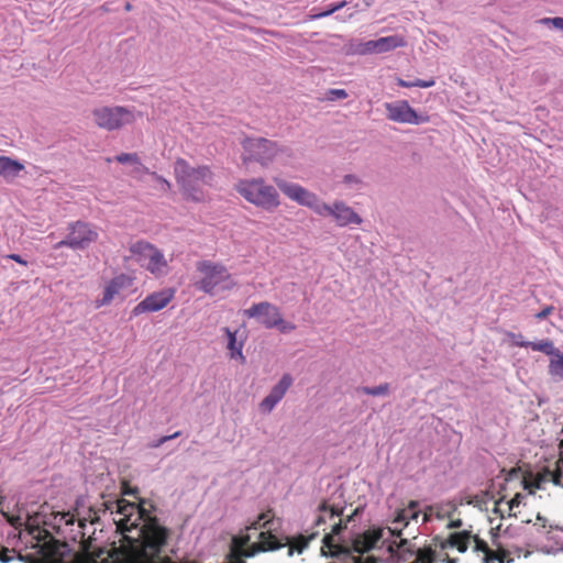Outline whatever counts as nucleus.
Masks as SVG:
<instances>
[{
    "mask_svg": "<svg viewBox=\"0 0 563 563\" xmlns=\"http://www.w3.org/2000/svg\"><path fill=\"white\" fill-rule=\"evenodd\" d=\"M472 538L473 534L471 531L463 530L450 533L448 538L435 536L432 538L431 542L434 547H438L440 551H444L448 548H456L460 553H465L471 544Z\"/></svg>",
    "mask_w": 563,
    "mask_h": 563,
    "instance_id": "obj_15",
    "label": "nucleus"
},
{
    "mask_svg": "<svg viewBox=\"0 0 563 563\" xmlns=\"http://www.w3.org/2000/svg\"><path fill=\"white\" fill-rule=\"evenodd\" d=\"M376 44V54L390 52L397 47H402L406 45V41L400 35H389L375 40Z\"/></svg>",
    "mask_w": 563,
    "mask_h": 563,
    "instance_id": "obj_22",
    "label": "nucleus"
},
{
    "mask_svg": "<svg viewBox=\"0 0 563 563\" xmlns=\"http://www.w3.org/2000/svg\"><path fill=\"white\" fill-rule=\"evenodd\" d=\"M540 22L547 25H552L553 27L563 31V18L561 16L544 18L541 19Z\"/></svg>",
    "mask_w": 563,
    "mask_h": 563,
    "instance_id": "obj_42",
    "label": "nucleus"
},
{
    "mask_svg": "<svg viewBox=\"0 0 563 563\" xmlns=\"http://www.w3.org/2000/svg\"><path fill=\"white\" fill-rule=\"evenodd\" d=\"M224 563H246V561L236 551H234L233 549H230V552L227 555V562H224Z\"/></svg>",
    "mask_w": 563,
    "mask_h": 563,
    "instance_id": "obj_43",
    "label": "nucleus"
},
{
    "mask_svg": "<svg viewBox=\"0 0 563 563\" xmlns=\"http://www.w3.org/2000/svg\"><path fill=\"white\" fill-rule=\"evenodd\" d=\"M555 356L558 357L556 360L550 361V373L563 377V354L559 352Z\"/></svg>",
    "mask_w": 563,
    "mask_h": 563,
    "instance_id": "obj_34",
    "label": "nucleus"
},
{
    "mask_svg": "<svg viewBox=\"0 0 563 563\" xmlns=\"http://www.w3.org/2000/svg\"><path fill=\"white\" fill-rule=\"evenodd\" d=\"M68 234L66 238L54 245V250L62 247H69L74 251H85L91 243L98 240V232L96 228L85 221H75L68 224Z\"/></svg>",
    "mask_w": 563,
    "mask_h": 563,
    "instance_id": "obj_5",
    "label": "nucleus"
},
{
    "mask_svg": "<svg viewBox=\"0 0 563 563\" xmlns=\"http://www.w3.org/2000/svg\"><path fill=\"white\" fill-rule=\"evenodd\" d=\"M92 115L96 124L108 131L118 130L134 120V115L129 109L119 106L95 109Z\"/></svg>",
    "mask_w": 563,
    "mask_h": 563,
    "instance_id": "obj_7",
    "label": "nucleus"
},
{
    "mask_svg": "<svg viewBox=\"0 0 563 563\" xmlns=\"http://www.w3.org/2000/svg\"><path fill=\"white\" fill-rule=\"evenodd\" d=\"M124 10L125 11H131L132 10V4L130 2H125Z\"/></svg>",
    "mask_w": 563,
    "mask_h": 563,
    "instance_id": "obj_63",
    "label": "nucleus"
},
{
    "mask_svg": "<svg viewBox=\"0 0 563 563\" xmlns=\"http://www.w3.org/2000/svg\"><path fill=\"white\" fill-rule=\"evenodd\" d=\"M471 542H473V551L482 556L483 563H510L514 561V554L519 558L521 553L519 548L514 552L500 545L492 549L485 540L476 534H473Z\"/></svg>",
    "mask_w": 563,
    "mask_h": 563,
    "instance_id": "obj_9",
    "label": "nucleus"
},
{
    "mask_svg": "<svg viewBox=\"0 0 563 563\" xmlns=\"http://www.w3.org/2000/svg\"><path fill=\"white\" fill-rule=\"evenodd\" d=\"M434 509H435V507H433V506L428 507V509H427V511H426V514H424V520H427V519H428V516L433 515V510H434Z\"/></svg>",
    "mask_w": 563,
    "mask_h": 563,
    "instance_id": "obj_61",
    "label": "nucleus"
},
{
    "mask_svg": "<svg viewBox=\"0 0 563 563\" xmlns=\"http://www.w3.org/2000/svg\"><path fill=\"white\" fill-rule=\"evenodd\" d=\"M319 536V531L311 532L308 536L299 534L292 541H289V551L288 554L292 555L294 551L301 553L312 541Z\"/></svg>",
    "mask_w": 563,
    "mask_h": 563,
    "instance_id": "obj_30",
    "label": "nucleus"
},
{
    "mask_svg": "<svg viewBox=\"0 0 563 563\" xmlns=\"http://www.w3.org/2000/svg\"><path fill=\"white\" fill-rule=\"evenodd\" d=\"M346 5V1L330 4L324 11L311 15L313 20L321 19L333 14Z\"/></svg>",
    "mask_w": 563,
    "mask_h": 563,
    "instance_id": "obj_35",
    "label": "nucleus"
},
{
    "mask_svg": "<svg viewBox=\"0 0 563 563\" xmlns=\"http://www.w3.org/2000/svg\"><path fill=\"white\" fill-rule=\"evenodd\" d=\"M233 550L236 551L243 558H251V556L255 555L257 552H261V550H257V543H254L251 548H247V549L241 548V545H238Z\"/></svg>",
    "mask_w": 563,
    "mask_h": 563,
    "instance_id": "obj_41",
    "label": "nucleus"
},
{
    "mask_svg": "<svg viewBox=\"0 0 563 563\" xmlns=\"http://www.w3.org/2000/svg\"><path fill=\"white\" fill-rule=\"evenodd\" d=\"M504 501V498H499L496 503H495V507L493 509V512L498 515L499 518L504 519L506 517H508V508L506 510L501 509L500 508V505L501 503Z\"/></svg>",
    "mask_w": 563,
    "mask_h": 563,
    "instance_id": "obj_46",
    "label": "nucleus"
},
{
    "mask_svg": "<svg viewBox=\"0 0 563 563\" xmlns=\"http://www.w3.org/2000/svg\"><path fill=\"white\" fill-rule=\"evenodd\" d=\"M462 526H463V521H462V519L451 520V521L448 523V528H449V529L461 528Z\"/></svg>",
    "mask_w": 563,
    "mask_h": 563,
    "instance_id": "obj_57",
    "label": "nucleus"
},
{
    "mask_svg": "<svg viewBox=\"0 0 563 563\" xmlns=\"http://www.w3.org/2000/svg\"><path fill=\"white\" fill-rule=\"evenodd\" d=\"M60 520L65 522V525H73L74 523V516L69 512H63L60 514Z\"/></svg>",
    "mask_w": 563,
    "mask_h": 563,
    "instance_id": "obj_55",
    "label": "nucleus"
},
{
    "mask_svg": "<svg viewBox=\"0 0 563 563\" xmlns=\"http://www.w3.org/2000/svg\"><path fill=\"white\" fill-rule=\"evenodd\" d=\"M236 191L249 202L266 211H273L279 206L277 190L265 185L262 178L241 180L236 185Z\"/></svg>",
    "mask_w": 563,
    "mask_h": 563,
    "instance_id": "obj_4",
    "label": "nucleus"
},
{
    "mask_svg": "<svg viewBox=\"0 0 563 563\" xmlns=\"http://www.w3.org/2000/svg\"><path fill=\"white\" fill-rule=\"evenodd\" d=\"M143 503L118 500V514L123 516L115 521L117 530L122 534L121 544L107 553L106 563H198L175 562L164 554L170 530L152 517Z\"/></svg>",
    "mask_w": 563,
    "mask_h": 563,
    "instance_id": "obj_1",
    "label": "nucleus"
},
{
    "mask_svg": "<svg viewBox=\"0 0 563 563\" xmlns=\"http://www.w3.org/2000/svg\"><path fill=\"white\" fill-rule=\"evenodd\" d=\"M438 547H434L431 542L430 544H426L421 547L420 551L417 554V559L409 563H438Z\"/></svg>",
    "mask_w": 563,
    "mask_h": 563,
    "instance_id": "obj_27",
    "label": "nucleus"
},
{
    "mask_svg": "<svg viewBox=\"0 0 563 563\" xmlns=\"http://www.w3.org/2000/svg\"><path fill=\"white\" fill-rule=\"evenodd\" d=\"M115 161L120 164H140V158L136 153H121L115 156Z\"/></svg>",
    "mask_w": 563,
    "mask_h": 563,
    "instance_id": "obj_38",
    "label": "nucleus"
},
{
    "mask_svg": "<svg viewBox=\"0 0 563 563\" xmlns=\"http://www.w3.org/2000/svg\"><path fill=\"white\" fill-rule=\"evenodd\" d=\"M523 499L522 494L517 493L509 501H507L508 506V517L517 518V512L515 511L518 508Z\"/></svg>",
    "mask_w": 563,
    "mask_h": 563,
    "instance_id": "obj_36",
    "label": "nucleus"
},
{
    "mask_svg": "<svg viewBox=\"0 0 563 563\" xmlns=\"http://www.w3.org/2000/svg\"><path fill=\"white\" fill-rule=\"evenodd\" d=\"M350 549L334 542L333 534L327 533L322 539L321 553L324 556H338L339 554H349Z\"/></svg>",
    "mask_w": 563,
    "mask_h": 563,
    "instance_id": "obj_23",
    "label": "nucleus"
},
{
    "mask_svg": "<svg viewBox=\"0 0 563 563\" xmlns=\"http://www.w3.org/2000/svg\"><path fill=\"white\" fill-rule=\"evenodd\" d=\"M318 509L320 515L317 517L314 522L317 527L324 525L328 520H333L334 518L340 517L343 512V508L329 506L327 501H322Z\"/></svg>",
    "mask_w": 563,
    "mask_h": 563,
    "instance_id": "obj_24",
    "label": "nucleus"
},
{
    "mask_svg": "<svg viewBox=\"0 0 563 563\" xmlns=\"http://www.w3.org/2000/svg\"><path fill=\"white\" fill-rule=\"evenodd\" d=\"M16 551L14 549H8L0 545V562L9 563L15 558Z\"/></svg>",
    "mask_w": 563,
    "mask_h": 563,
    "instance_id": "obj_40",
    "label": "nucleus"
},
{
    "mask_svg": "<svg viewBox=\"0 0 563 563\" xmlns=\"http://www.w3.org/2000/svg\"><path fill=\"white\" fill-rule=\"evenodd\" d=\"M383 530L380 528L368 529L357 534L352 542V551L363 554L375 548L382 539Z\"/></svg>",
    "mask_w": 563,
    "mask_h": 563,
    "instance_id": "obj_17",
    "label": "nucleus"
},
{
    "mask_svg": "<svg viewBox=\"0 0 563 563\" xmlns=\"http://www.w3.org/2000/svg\"><path fill=\"white\" fill-rule=\"evenodd\" d=\"M174 298V290L170 288L153 292L146 296L131 311V318L145 312H155L165 308Z\"/></svg>",
    "mask_w": 563,
    "mask_h": 563,
    "instance_id": "obj_10",
    "label": "nucleus"
},
{
    "mask_svg": "<svg viewBox=\"0 0 563 563\" xmlns=\"http://www.w3.org/2000/svg\"><path fill=\"white\" fill-rule=\"evenodd\" d=\"M247 541H249V537L234 538L232 541L231 549H235L238 545H241V548H245Z\"/></svg>",
    "mask_w": 563,
    "mask_h": 563,
    "instance_id": "obj_53",
    "label": "nucleus"
},
{
    "mask_svg": "<svg viewBox=\"0 0 563 563\" xmlns=\"http://www.w3.org/2000/svg\"><path fill=\"white\" fill-rule=\"evenodd\" d=\"M176 181L187 200H203L202 186L211 185L213 174L208 166H191L186 159L177 158L174 164Z\"/></svg>",
    "mask_w": 563,
    "mask_h": 563,
    "instance_id": "obj_2",
    "label": "nucleus"
},
{
    "mask_svg": "<svg viewBox=\"0 0 563 563\" xmlns=\"http://www.w3.org/2000/svg\"><path fill=\"white\" fill-rule=\"evenodd\" d=\"M25 169L24 165L9 156H0V177L7 183L13 181Z\"/></svg>",
    "mask_w": 563,
    "mask_h": 563,
    "instance_id": "obj_20",
    "label": "nucleus"
},
{
    "mask_svg": "<svg viewBox=\"0 0 563 563\" xmlns=\"http://www.w3.org/2000/svg\"><path fill=\"white\" fill-rule=\"evenodd\" d=\"M368 394L371 395H384L386 394V391L388 389H380V388H377V389H365Z\"/></svg>",
    "mask_w": 563,
    "mask_h": 563,
    "instance_id": "obj_59",
    "label": "nucleus"
},
{
    "mask_svg": "<svg viewBox=\"0 0 563 563\" xmlns=\"http://www.w3.org/2000/svg\"><path fill=\"white\" fill-rule=\"evenodd\" d=\"M516 345L520 347H531L533 351L542 352L545 355H556L559 353V350L554 347L553 342L549 339L539 342H516Z\"/></svg>",
    "mask_w": 563,
    "mask_h": 563,
    "instance_id": "obj_26",
    "label": "nucleus"
},
{
    "mask_svg": "<svg viewBox=\"0 0 563 563\" xmlns=\"http://www.w3.org/2000/svg\"><path fill=\"white\" fill-rule=\"evenodd\" d=\"M294 383V378L290 374H284L279 382L274 387H290Z\"/></svg>",
    "mask_w": 563,
    "mask_h": 563,
    "instance_id": "obj_47",
    "label": "nucleus"
},
{
    "mask_svg": "<svg viewBox=\"0 0 563 563\" xmlns=\"http://www.w3.org/2000/svg\"><path fill=\"white\" fill-rule=\"evenodd\" d=\"M276 184L283 194H285L290 199L299 202L300 205L310 208L320 207L318 205V197L314 194L305 189L303 187L282 179L276 180Z\"/></svg>",
    "mask_w": 563,
    "mask_h": 563,
    "instance_id": "obj_14",
    "label": "nucleus"
},
{
    "mask_svg": "<svg viewBox=\"0 0 563 563\" xmlns=\"http://www.w3.org/2000/svg\"><path fill=\"white\" fill-rule=\"evenodd\" d=\"M350 51L358 55L376 54L375 40L351 44Z\"/></svg>",
    "mask_w": 563,
    "mask_h": 563,
    "instance_id": "obj_32",
    "label": "nucleus"
},
{
    "mask_svg": "<svg viewBox=\"0 0 563 563\" xmlns=\"http://www.w3.org/2000/svg\"><path fill=\"white\" fill-rule=\"evenodd\" d=\"M554 311V307L553 306H545L541 311H539L538 313H536V319L538 320H543V319H547L552 312Z\"/></svg>",
    "mask_w": 563,
    "mask_h": 563,
    "instance_id": "obj_48",
    "label": "nucleus"
},
{
    "mask_svg": "<svg viewBox=\"0 0 563 563\" xmlns=\"http://www.w3.org/2000/svg\"><path fill=\"white\" fill-rule=\"evenodd\" d=\"M434 84H435V81L433 79H430V80L416 79V80H413V85L416 87H420V88H429V87L434 86Z\"/></svg>",
    "mask_w": 563,
    "mask_h": 563,
    "instance_id": "obj_52",
    "label": "nucleus"
},
{
    "mask_svg": "<svg viewBox=\"0 0 563 563\" xmlns=\"http://www.w3.org/2000/svg\"><path fill=\"white\" fill-rule=\"evenodd\" d=\"M131 251L148 258L146 268L152 274L162 275L164 269L167 267V262L163 253L150 243L137 242L131 247Z\"/></svg>",
    "mask_w": 563,
    "mask_h": 563,
    "instance_id": "obj_13",
    "label": "nucleus"
},
{
    "mask_svg": "<svg viewBox=\"0 0 563 563\" xmlns=\"http://www.w3.org/2000/svg\"><path fill=\"white\" fill-rule=\"evenodd\" d=\"M78 527H79L80 529H82V530H84V529L86 528V522H85V520H81V519H80V520H78Z\"/></svg>",
    "mask_w": 563,
    "mask_h": 563,
    "instance_id": "obj_62",
    "label": "nucleus"
},
{
    "mask_svg": "<svg viewBox=\"0 0 563 563\" xmlns=\"http://www.w3.org/2000/svg\"><path fill=\"white\" fill-rule=\"evenodd\" d=\"M347 92L345 89H328L325 91V100L328 101H336L341 99L347 98Z\"/></svg>",
    "mask_w": 563,
    "mask_h": 563,
    "instance_id": "obj_37",
    "label": "nucleus"
},
{
    "mask_svg": "<svg viewBox=\"0 0 563 563\" xmlns=\"http://www.w3.org/2000/svg\"><path fill=\"white\" fill-rule=\"evenodd\" d=\"M151 176L158 181L162 185V190L167 192L170 190L172 185L168 180H166L163 176L158 175L157 173H151Z\"/></svg>",
    "mask_w": 563,
    "mask_h": 563,
    "instance_id": "obj_44",
    "label": "nucleus"
},
{
    "mask_svg": "<svg viewBox=\"0 0 563 563\" xmlns=\"http://www.w3.org/2000/svg\"><path fill=\"white\" fill-rule=\"evenodd\" d=\"M273 517H274V514L272 512V510H267L266 512H262L257 517V519L255 521H253L250 527H247V529L257 530V529L264 528V527H266L267 523L271 522Z\"/></svg>",
    "mask_w": 563,
    "mask_h": 563,
    "instance_id": "obj_33",
    "label": "nucleus"
},
{
    "mask_svg": "<svg viewBox=\"0 0 563 563\" xmlns=\"http://www.w3.org/2000/svg\"><path fill=\"white\" fill-rule=\"evenodd\" d=\"M180 435V431H176L175 433L170 434V435H164L162 438H159L155 443H153L151 446L152 448H159L161 445H163L165 442L169 441V440H173V439H176Z\"/></svg>",
    "mask_w": 563,
    "mask_h": 563,
    "instance_id": "obj_45",
    "label": "nucleus"
},
{
    "mask_svg": "<svg viewBox=\"0 0 563 563\" xmlns=\"http://www.w3.org/2000/svg\"><path fill=\"white\" fill-rule=\"evenodd\" d=\"M7 258H10L19 264L27 265V262L19 254H9Z\"/></svg>",
    "mask_w": 563,
    "mask_h": 563,
    "instance_id": "obj_56",
    "label": "nucleus"
},
{
    "mask_svg": "<svg viewBox=\"0 0 563 563\" xmlns=\"http://www.w3.org/2000/svg\"><path fill=\"white\" fill-rule=\"evenodd\" d=\"M284 544L280 543L277 538L272 534L269 531L260 533V541L257 542V550L263 552L273 551L283 548Z\"/></svg>",
    "mask_w": 563,
    "mask_h": 563,
    "instance_id": "obj_29",
    "label": "nucleus"
},
{
    "mask_svg": "<svg viewBox=\"0 0 563 563\" xmlns=\"http://www.w3.org/2000/svg\"><path fill=\"white\" fill-rule=\"evenodd\" d=\"M512 339H522V334H515V333H510L509 334Z\"/></svg>",
    "mask_w": 563,
    "mask_h": 563,
    "instance_id": "obj_64",
    "label": "nucleus"
},
{
    "mask_svg": "<svg viewBox=\"0 0 563 563\" xmlns=\"http://www.w3.org/2000/svg\"><path fill=\"white\" fill-rule=\"evenodd\" d=\"M227 338H228V350L230 351V355L232 358H236L238 356L244 360L242 354L243 342L238 341L236 331L232 332L229 328L223 329Z\"/></svg>",
    "mask_w": 563,
    "mask_h": 563,
    "instance_id": "obj_28",
    "label": "nucleus"
},
{
    "mask_svg": "<svg viewBox=\"0 0 563 563\" xmlns=\"http://www.w3.org/2000/svg\"><path fill=\"white\" fill-rule=\"evenodd\" d=\"M122 494L123 495H135L137 494V488L131 487L126 482L122 483Z\"/></svg>",
    "mask_w": 563,
    "mask_h": 563,
    "instance_id": "obj_54",
    "label": "nucleus"
},
{
    "mask_svg": "<svg viewBox=\"0 0 563 563\" xmlns=\"http://www.w3.org/2000/svg\"><path fill=\"white\" fill-rule=\"evenodd\" d=\"M137 165H139V167H137L139 172H143V173L151 175L152 172L145 165H143L141 162Z\"/></svg>",
    "mask_w": 563,
    "mask_h": 563,
    "instance_id": "obj_60",
    "label": "nucleus"
},
{
    "mask_svg": "<svg viewBox=\"0 0 563 563\" xmlns=\"http://www.w3.org/2000/svg\"><path fill=\"white\" fill-rule=\"evenodd\" d=\"M129 285V278L121 274L112 278L108 285L104 287L102 298L96 301V307L100 308L102 306L110 305L113 300L114 296L124 287Z\"/></svg>",
    "mask_w": 563,
    "mask_h": 563,
    "instance_id": "obj_18",
    "label": "nucleus"
},
{
    "mask_svg": "<svg viewBox=\"0 0 563 563\" xmlns=\"http://www.w3.org/2000/svg\"><path fill=\"white\" fill-rule=\"evenodd\" d=\"M241 145L243 148L241 158L244 165H249L251 162L266 165L277 154V144L264 137H245Z\"/></svg>",
    "mask_w": 563,
    "mask_h": 563,
    "instance_id": "obj_6",
    "label": "nucleus"
},
{
    "mask_svg": "<svg viewBox=\"0 0 563 563\" xmlns=\"http://www.w3.org/2000/svg\"><path fill=\"white\" fill-rule=\"evenodd\" d=\"M317 211L320 214L334 217L338 224L341 227L362 223V218L352 208L341 201L334 202L333 206L322 203L320 207H317Z\"/></svg>",
    "mask_w": 563,
    "mask_h": 563,
    "instance_id": "obj_12",
    "label": "nucleus"
},
{
    "mask_svg": "<svg viewBox=\"0 0 563 563\" xmlns=\"http://www.w3.org/2000/svg\"><path fill=\"white\" fill-rule=\"evenodd\" d=\"M243 313L247 318L256 319L266 329H274L280 316L278 307L268 301L254 303L249 309H245Z\"/></svg>",
    "mask_w": 563,
    "mask_h": 563,
    "instance_id": "obj_11",
    "label": "nucleus"
},
{
    "mask_svg": "<svg viewBox=\"0 0 563 563\" xmlns=\"http://www.w3.org/2000/svg\"><path fill=\"white\" fill-rule=\"evenodd\" d=\"M346 528V522H343L342 519L339 520V522H335L332 526L330 534H333V537L340 534L344 529Z\"/></svg>",
    "mask_w": 563,
    "mask_h": 563,
    "instance_id": "obj_49",
    "label": "nucleus"
},
{
    "mask_svg": "<svg viewBox=\"0 0 563 563\" xmlns=\"http://www.w3.org/2000/svg\"><path fill=\"white\" fill-rule=\"evenodd\" d=\"M197 272L201 274V278L194 285L196 289L208 295L213 296L220 290H231L236 285L227 267L220 263L200 261L197 263Z\"/></svg>",
    "mask_w": 563,
    "mask_h": 563,
    "instance_id": "obj_3",
    "label": "nucleus"
},
{
    "mask_svg": "<svg viewBox=\"0 0 563 563\" xmlns=\"http://www.w3.org/2000/svg\"><path fill=\"white\" fill-rule=\"evenodd\" d=\"M563 532V529L559 528V526L552 525L548 518L537 515L536 521L532 522V532L538 538H544L548 541L554 540L556 538V532Z\"/></svg>",
    "mask_w": 563,
    "mask_h": 563,
    "instance_id": "obj_19",
    "label": "nucleus"
},
{
    "mask_svg": "<svg viewBox=\"0 0 563 563\" xmlns=\"http://www.w3.org/2000/svg\"><path fill=\"white\" fill-rule=\"evenodd\" d=\"M384 107L387 119L394 122L419 125L430 120L427 113L417 112L407 100L386 102Z\"/></svg>",
    "mask_w": 563,
    "mask_h": 563,
    "instance_id": "obj_8",
    "label": "nucleus"
},
{
    "mask_svg": "<svg viewBox=\"0 0 563 563\" xmlns=\"http://www.w3.org/2000/svg\"><path fill=\"white\" fill-rule=\"evenodd\" d=\"M559 459L554 471H547L542 477H549L554 485L563 488V439L559 443Z\"/></svg>",
    "mask_w": 563,
    "mask_h": 563,
    "instance_id": "obj_25",
    "label": "nucleus"
},
{
    "mask_svg": "<svg viewBox=\"0 0 563 563\" xmlns=\"http://www.w3.org/2000/svg\"><path fill=\"white\" fill-rule=\"evenodd\" d=\"M438 560L443 563H457L459 559L450 558L448 553H442V551L438 550Z\"/></svg>",
    "mask_w": 563,
    "mask_h": 563,
    "instance_id": "obj_50",
    "label": "nucleus"
},
{
    "mask_svg": "<svg viewBox=\"0 0 563 563\" xmlns=\"http://www.w3.org/2000/svg\"><path fill=\"white\" fill-rule=\"evenodd\" d=\"M285 389H273V391L265 397L260 404V409L264 413L271 412L274 407L284 398Z\"/></svg>",
    "mask_w": 563,
    "mask_h": 563,
    "instance_id": "obj_31",
    "label": "nucleus"
},
{
    "mask_svg": "<svg viewBox=\"0 0 563 563\" xmlns=\"http://www.w3.org/2000/svg\"><path fill=\"white\" fill-rule=\"evenodd\" d=\"M343 183L345 185H357L361 184V179L356 175L347 174L343 177Z\"/></svg>",
    "mask_w": 563,
    "mask_h": 563,
    "instance_id": "obj_51",
    "label": "nucleus"
},
{
    "mask_svg": "<svg viewBox=\"0 0 563 563\" xmlns=\"http://www.w3.org/2000/svg\"><path fill=\"white\" fill-rule=\"evenodd\" d=\"M276 323L277 324L274 329H277L280 333H290L296 329V325L291 322L285 321L282 314L277 319Z\"/></svg>",
    "mask_w": 563,
    "mask_h": 563,
    "instance_id": "obj_39",
    "label": "nucleus"
},
{
    "mask_svg": "<svg viewBox=\"0 0 563 563\" xmlns=\"http://www.w3.org/2000/svg\"><path fill=\"white\" fill-rule=\"evenodd\" d=\"M420 549L421 547L417 548L416 544L410 542L408 539H400L399 542H394L389 545V551L401 562H407L413 556L417 559V554Z\"/></svg>",
    "mask_w": 563,
    "mask_h": 563,
    "instance_id": "obj_21",
    "label": "nucleus"
},
{
    "mask_svg": "<svg viewBox=\"0 0 563 563\" xmlns=\"http://www.w3.org/2000/svg\"><path fill=\"white\" fill-rule=\"evenodd\" d=\"M419 515L418 501L411 500L406 508L397 511L393 527L389 528L390 533L400 537L402 529L409 525L410 520H417Z\"/></svg>",
    "mask_w": 563,
    "mask_h": 563,
    "instance_id": "obj_16",
    "label": "nucleus"
},
{
    "mask_svg": "<svg viewBox=\"0 0 563 563\" xmlns=\"http://www.w3.org/2000/svg\"><path fill=\"white\" fill-rule=\"evenodd\" d=\"M397 85H398V86H400V87H404V88H411V87H416V86L413 85V81H407V80L401 79V78H399V79L397 80Z\"/></svg>",
    "mask_w": 563,
    "mask_h": 563,
    "instance_id": "obj_58",
    "label": "nucleus"
}]
</instances>
